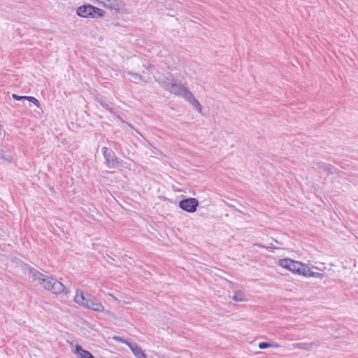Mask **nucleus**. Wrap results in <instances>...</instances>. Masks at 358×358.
Wrapping results in <instances>:
<instances>
[{
  "label": "nucleus",
  "instance_id": "nucleus-1",
  "mask_svg": "<svg viewBox=\"0 0 358 358\" xmlns=\"http://www.w3.org/2000/svg\"><path fill=\"white\" fill-rule=\"evenodd\" d=\"M74 301L77 304L94 311L101 313L104 310V306L98 299L89 293H84L80 289L76 290Z\"/></svg>",
  "mask_w": 358,
  "mask_h": 358
},
{
  "label": "nucleus",
  "instance_id": "nucleus-2",
  "mask_svg": "<svg viewBox=\"0 0 358 358\" xmlns=\"http://www.w3.org/2000/svg\"><path fill=\"white\" fill-rule=\"evenodd\" d=\"M101 151L105 160L104 164L107 168L111 169H120L122 168L130 169V164L124 162L121 158L118 157L113 150L103 147Z\"/></svg>",
  "mask_w": 358,
  "mask_h": 358
},
{
  "label": "nucleus",
  "instance_id": "nucleus-3",
  "mask_svg": "<svg viewBox=\"0 0 358 358\" xmlns=\"http://www.w3.org/2000/svg\"><path fill=\"white\" fill-rule=\"evenodd\" d=\"M105 13L103 10L88 3L82 5L76 9V14L85 18L103 17Z\"/></svg>",
  "mask_w": 358,
  "mask_h": 358
},
{
  "label": "nucleus",
  "instance_id": "nucleus-4",
  "mask_svg": "<svg viewBox=\"0 0 358 358\" xmlns=\"http://www.w3.org/2000/svg\"><path fill=\"white\" fill-rule=\"evenodd\" d=\"M43 288L48 291L51 292L54 294H61L68 296V294L70 293V289L66 287L63 283L54 278L52 276H50L47 278V281L43 286Z\"/></svg>",
  "mask_w": 358,
  "mask_h": 358
},
{
  "label": "nucleus",
  "instance_id": "nucleus-5",
  "mask_svg": "<svg viewBox=\"0 0 358 358\" xmlns=\"http://www.w3.org/2000/svg\"><path fill=\"white\" fill-rule=\"evenodd\" d=\"M199 202L196 198H185L181 199L178 203V206L182 210L187 213H194L196 211Z\"/></svg>",
  "mask_w": 358,
  "mask_h": 358
},
{
  "label": "nucleus",
  "instance_id": "nucleus-6",
  "mask_svg": "<svg viewBox=\"0 0 358 358\" xmlns=\"http://www.w3.org/2000/svg\"><path fill=\"white\" fill-rule=\"evenodd\" d=\"M101 3L104 8L110 9L114 15L120 14L125 7L122 0H101Z\"/></svg>",
  "mask_w": 358,
  "mask_h": 358
},
{
  "label": "nucleus",
  "instance_id": "nucleus-7",
  "mask_svg": "<svg viewBox=\"0 0 358 358\" xmlns=\"http://www.w3.org/2000/svg\"><path fill=\"white\" fill-rule=\"evenodd\" d=\"M171 86L172 87L169 90L170 92L173 93L176 95L182 96L185 99L187 97V94L191 93L187 87L182 83H178L176 79L173 85H171Z\"/></svg>",
  "mask_w": 358,
  "mask_h": 358
},
{
  "label": "nucleus",
  "instance_id": "nucleus-8",
  "mask_svg": "<svg viewBox=\"0 0 358 358\" xmlns=\"http://www.w3.org/2000/svg\"><path fill=\"white\" fill-rule=\"evenodd\" d=\"M155 81L158 83L161 87L169 92L172 87L171 85H173V82L175 81V78L173 75L169 74V76L167 77L156 78Z\"/></svg>",
  "mask_w": 358,
  "mask_h": 358
},
{
  "label": "nucleus",
  "instance_id": "nucleus-9",
  "mask_svg": "<svg viewBox=\"0 0 358 358\" xmlns=\"http://www.w3.org/2000/svg\"><path fill=\"white\" fill-rule=\"evenodd\" d=\"M315 164L318 169H321L323 171H327L329 174H338L340 173L339 169L330 164H327L322 162H315Z\"/></svg>",
  "mask_w": 358,
  "mask_h": 358
},
{
  "label": "nucleus",
  "instance_id": "nucleus-10",
  "mask_svg": "<svg viewBox=\"0 0 358 358\" xmlns=\"http://www.w3.org/2000/svg\"><path fill=\"white\" fill-rule=\"evenodd\" d=\"M320 345V341L316 340L310 343H295L292 344V346L295 349H301L306 351H310L314 347Z\"/></svg>",
  "mask_w": 358,
  "mask_h": 358
},
{
  "label": "nucleus",
  "instance_id": "nucleus-11",
  "mask_svg": "<svg viewBox=\"0 0 358 358\" xmlns=\"http://www.w3.org/2000/svg\"><path fill=\"white\" fill-rule=\"evenodd\" d=\"M72 351L79 358H94L90 351L83 349L79 344H76Z\"/></svg>",
  "mask_w": 358,
  "mask_h": 358
},
{
  "label": "nucleus",
  "instance_id": "nucleus-12",
  "mask_svg": "<svg viewBox=\"0 0 358 358\" xmlns=\"http://www.w3.org/2000/svg\"><path fill=\"white\" fill-rule=\"evenodd\" d=\"M307 266L308 265L306 264L294 260V262L292 263V268L290 271L294 274L304 275Z\"/></svg>",
  "mask_w": 358,
  "mask_h": 358
},
{
  "label": "nucleus",
  "instance_id": "nucleus-13",
  "mask_svg": "<svg viewBox=\"0 0 358 358\" xmlns=\"http://www.w3.org/2000/svg\"><path fill=\"white\" fill-rule=\"evenodd\" d=\"M185 100L187 101L190 104H192V106L196 111H198L199 113L202 112L201 105L200 104L199 101L194 96L192 92L187 94V97H186Z\"/></svg>",
  "mask_w": 358,
  "mask_h": 358
},
{
  "label": "nucleus",
  "instance_id": "nucleus-14",
  "mask_svg": "<svg viewBox=\"0 0 358 358\" xmlns=\"http://www.w3.org/2000/svg\"><path fill=\"white\" fill-rule=\"evenodd\" d=\"M129 346L136 358H147L141 348L136 343H129Z\"/></svg>",
  "mask_w": 358,
  "mask_h": 358
},
{
  "label": "nucleus",
  "instance_id": "nucleus-15",
  "mask_svg": "<svg viewBox=\"0 0 358 358\" xmlns=\"http://www.w3.org/2000/svg\"><path fill=\"white\" fill-rule=\"evenodd\" d=\"M294 261V260L289 258L281 259L278 262V265L284 268L291 271L292 263H293Z\"/></svg>",
  "mask_w": 358,
  "mask_h": 358
},
{
  "label": "nucleus",
  "instance_id": "nucleus-16",
  "mask_svg": "<svg viewBox=\"0 0 358 358\" xmlns=\"http://www.w3.org/2000/svg\"><path fill=\"white\" fill-rule=\"evenodd\" d=\"M280 345L275 342H261L258 345L260 350H264L268 348H278Z\"/></svg>",
  "mask_w": 358,
  "mask_h": 358
},
{
  "label": "nucleus",
  "instance_id": "nucleus-17",
  "mask_svg": "<svg viewBox=\"0 0 358 358\" xmlns=\"http://www.w3.org/2000/svg\"><path fill=\"white\" fill-rule=\"evenodd\" d=\"M28 266L29 269V273L31 275L34 280H37L39 279V278H43V273L39 272L38 270L35 269L34 268Z\"/></svg>",
  "mask_w": 358,
  "mask_h": 358
},
{
  "label": "nucleus",
  "instance_id": "nucleus-18",
  "mask_svg": "<svg viewBox=\"0 0 358 358\" xmlns=\"http://www.w3.org/2000/svg\"><path fill=\"white\" fill-rule=\"evenodd\" d=\"M305 277H313V278H318L320 279H322L324 278V274L317 273V272H313L311 271L310 268L307 266L306 272L304 275Z\"/></svg>",
  "mask_w": 358,
  "mask_h": 358
},
{
  "label": "nucleus",
  "instance_id": "nucleus-19",
  "mask_svg": "<svg viewBox=\"0 0 358 358\" xmlns=\"http://www.w3.org/2000/svg\"><path fill=\"white\" fill-rule=\"evenodd\" d=\"M126 73L128 75L131 76L133 77L134 80H132V82L135 83H138L139 81L145 82V78L139 73H134L130 71H126Z\"/></svg>",
  "mask_w": 358,
  "mask_h": 358
},
{
  "label": "nucleus",
  "instance_id": "nucleus-20",
  "mask_svg": "<svg viewBox=\"0 0 358 358\" xmlns=\"http://www.w3.org/2000/svg\"><path fill=\"white\" fill-rule=\"evenodd\" d=\"M231 299L237 302L245 301L247 300L245 296L242 292H235L234 295L231 297Z\"/></svg>",
  "mask_w": 358,
  "mask_h": 358
},
{
  "label": "nucleus",
  "instance_id": "nucleus-21",
  "mask_svg": "<svg viewBox=\"0 0 358 358\" xmlns=\"http://www.w3.org/2000/svg\"><path fill=\"white\" fill-rule=\"evenodd\" d=\"M0 159H3L8 163H12L13 161V157L8 154H6L3 150H0Z\"/></svg>",
  "mask_w": 358,
  "mask_h": 358
},
{
  "label": "nucleus",
  "instance_id": "nucleus-22",
  "mask_svg": "<svg viewBox=\"0 0 358 358\" xmlns=\"http://www.w3.org/2000/svg\"><path fill=\"white\" fill-rule=\"evenodd\" d=\"M26 100L33 103L36 107H40V102L36 98L31 96H27Z\"/></svg>",
  "mask_w": 358,
  "mask_h": 358
},
{
  "label": "nucleus",
  "instance_id": "nucleus-23",
  "mask_svg": "<svg viewBox=\"0 0 358 358\" xmlns=\"http://www.w3.org/2000/svg\"><path fill=\"white\" fill-rule=\"evenodd\" d=\"M99 103L106 110H107L110 112L113 111V108L111 107H110V106L106 101L101 100V101H99Z\"/></svg>",
  "mask_w": 358,
  "mask_h": 358
},
{
  "label": "nucleus",
  "instance_id": "nucleus-24",
  "mask_svg": "<svg viewBox=\"0 0 358 358\" xmlns=\"http://www.w3.org/2000/svg\"><path fill=\"white\" fill-rule=\"evenodd\" d=\"M43 278H39L37 280L38 281V283L40 285H41L43 287L44 285L45 284L47 281V278H48L50 276L43 274Z\"/></svg>",
  "mask_w": 358,
  "mask_h": 358
},
{
  "label": "nucleus",
  "instance_id": "nucleus-25",
  "mask_svg": "<svg viewBox=\"0 0 358 358\" xmlns=\"http://www.w3.org/2000/svg\"><path fill=\"white\" fill-rule=\"evenodd\" d=\"M12 97L17 101L26 100L27 96H20L15 94H12Z\"/></svg>",
  "mask_w": 358,
  "mask_h": 358
},
{
  "label": "nucleus",
  "instance_id": "nucleus-26",
  "mask_svg": "<svg viewBox=\"0 0 358 358\" xmlns=\"http://www.w3.org/2000/svg\"><path fill=\"white\" fill-rule=\"evenodd\" d=\"M143 67L145 68L148 71H151L155 69V66L150 63L143 64Z\"/></svg>",
  "mask_w": 358,
  "mask_h": 358
},
{
  "label": "nucleus",
  "instance_id": "nucleus-27",
  "mask_svg": "<svg viewBox=\"0 0 358 358\" xmlns=\"http://www.w3.org/2000/svg\"><path fill=\"white\" fill-rule=\"evenodd\" d=\"M115 340H119L120 338L118 337L115 338Z\"/></svg>",
  "mask_w": 358,
  "mask_h": 358
}]
</instances>
